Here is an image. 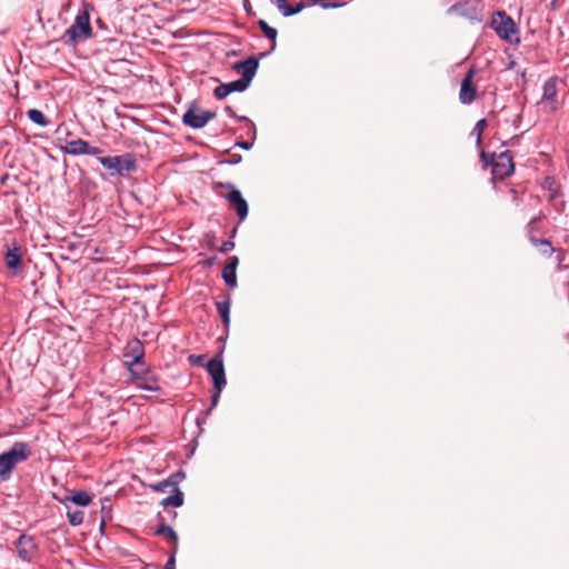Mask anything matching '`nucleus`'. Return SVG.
I'll return each mask as SVG.
<instances>
[{
    "instance_id": "nucleus-1",
    "label": "nucleus",
    "mask_w": 569,
    "mask_h": 569,
    "mask_svg": "<svg viewBox=\"0 0 569 569\" xmlns=\"http://www.w3.org/2000/svg\"><path fill=\"white\" fill-rule=\"evenodd\" d=\"M32 455L31 446L23 441H16L0 455V481H8L16 467L27 461Z\"/></svg>"
},
{
    "instance_id": "nucleus-2",
    "label": "nucleus",
    "mask_w": 569,
    "mask_h": 569,
    "mask_svg": "<svg viewBox=\"0 0 569 569\" xmlns=\"http://www.w3.org/2000/svg\"><path fill=\"white\" fill-rule=\"evenodd\" d=\"M480 160L485 169L491 167L493 181L503 180L515 171L513 157L509 150L502 151L499 154L489 153L482 150L480 152Z\"/></svg>"
},
{
    "instance_id": "nucleus-3",
    "label": "nucleus",
    "mask_w": 569,
    "mask_h": 569,
    "mask_svg": "<svg viewBox=\"0 0 569 569\" xmlns=\"http://www.w3.org/2000/svg\"><path fill=\"white\" fill-rule=\"evenodd\" d=\"M212 189L219 197L228 200L238 216L239 223L247 218L249 211L248 202L231 182H213Z\"/></svg>"
},
{
    "instance_id": "nucleus-4",
    "label": "nucleus",
    "mask_w": 569,
    "mask_h": 569,
    "mask_svg": "<svg viewBox=\"0 0 569 569\" xmlns=\"http://www.w3.org/2000/svg\"><path fill=\"white\" fill-rule=\"evenodd\" d=\"M184 475L183 472L179 471L167 479L159 481L157 483H151L149 487L151 490L156 492H166L168 488H171L172 495L168 496L167 498L162 499L160 505L163 508H167L169 506L171 507H180L183 505V492L179 489L178 485L183 479Z\"/></svg>"
},
{
    "instance_id": "nucleus-5",
    "label": "nucleus",
    "mask_w": 569,
    "mask_h": 569,
    "mask_svg": "<svg viewBox=\"0 0 569 569\" xmlns=\"http://www.w3.org/2000/svg\"><path fill=\"white\" fill-rule=\"evenodd\" d=\"M92 37L89 13L83 10L76 16L74 22L64 31L61 40L67 46H76Z\"/></svg>"
},
{
    "instance_id": "nucleus-6",
    "label": "nucleus",
    "mask_w": 569,
    "mask_h": 569,
    "mask_svg": "<svg viewBox=\"0 0 569 569\" xmlns=\"http://www.w3.org/2000/svg\"><path fill=\"white\" fill-rule=\"evenodd\" d=\"M98 161L110 171L111 176H122L124 172H132L137 168L136 158L129 152L121 156H98Z\"/></svg>"
},
{
    "instance_id": "nucleus-7",
    "label": "nucleus",
    "mask_w": 569,
    "mask_h": 569,
    "mask_svg": "<svg viewBox=\"0 0 569 569\" xmlns=\"http://www.w3.org/2000/svg\"><path fill=\"white\" fill-rule=\"evenodd\" d=\"M491 27L502 40L510 43L519 42V38L513 39V36L518 33V28L513 19L505 11H497L493 14Z\"/></svg>"
},
{
    "instance_id": "nucleus-8",
    "label": "nucleus",
    "mask_w": 569,
    "mask_h": 569,
    "mask_svg": "<svg viewBox=\"0 0 569 569\" xmlns=\"http://www.w3.org/2000/svg\"><path fill=\"white\" fill-rule=\"evenodd\" d=\"M483 4L481 0H467L452 4L448 9L449 14H456L471 21L480 22L483 18Z\"/></svg>"
},
{
    "instance_id": "nucleus-9",
    "label": "nucleus",
    "mask_w": 569,
    "mask_h": 569,
    "mask_svg": "<svg viewBox=\"0 0 569 569\" xmlns=\"http://www.w3.org/2000/svg\"><path fill=\"white\" fill-rule=\"evenodd\" d=\"M217 116L216 111L202 110L192 103L182 116V123L192 129L203 128L210 120Z\"/></svg>"
},
{
    "instance_id": "nucleus-10",
    "label": "nucleus",
    "mask_w": 569,
    "mask_h": 569,
    "mask_svg": "<svg viewBox=\"0 0 569 569\" xmlns=\"http://www.w3.org/2000/svg\"><path fill=\"white\" fill-rule=\"evenodd\" d=\"M131 375V380L138 389L147 391H160L158 377L149 368L138 367L128 370Z\"/></svg>"
},
{
    "instance_id": "nucleus-11",
    "label": "nucleus",
    "mask_w": 569,
    "mask_h": 569,
    "mask_svg": "<svg viewBox=\"0 0 569 569\" xmlns=\"http://www.w3.org/2000/svg\"><path fill=\"white\" fill-rule=\"evenodd\" d=\"M123 365L127 370L134 367L144 366V347L138 338L130 339L123 349Z\"/></svg>"
},
{
    "instance_id": "nucleus-12",
    "label": "nucleus",
    "mask_w": 569,
    "mask_h": 569,
    "mask_svg": "<svg viewBox=\"0 0 569 569\" xmlns=\"http://www.w3.org/2000/svg\"><path fill=\"white\" fill-rule=\"evenodd\" d=\"M540 103L548 112H556L559 109L558 78L551 77L543 83V92Z\"/></svg>"
},
{
    "instance_id": "nucleus-13",
    "label": "nucleus",
    "mask_w": 569,
    "mask_h": 569,
    "mask_svg": "<svg viewBox=\"0 0 569 569\" xmlns=\"http://www.w3.org/2000/svg\"><path fill=\"white\" fill-rule=\"evenodd\" d=\"M18 557L26 562H31L38 553V545L32 536L21 533L14 542Z\"/></svg>"
},
{
    "instance_id": "nucleus-14",
    "label": "nucleus",
    "mask_w": 569,
    "mask_h": 569,
    "mask_svg": "<svg viewBox=\"0 0 569 569\" xmlns=\"http://www.w3.org/2000/svg\"><path fill=\"white\" fill-rule=\"evenodd\" d=\"M63 153H68L71 156H96L98 157L102 151L100 148L91 146L88 141L78 138L71 141H68L66 146L61 147Z\"/></svg>"
},
{
    "instance_id": "nucleus-15",
    "label": "nucleus",
    "mask_w": 569,
    "mask_h": 569,
    "mask_svg": "<svg viewBox=\"0 0 569 569\" xmlns=\"http://www.w3.org/2000/svg\"><path fill=\"white\" fill-rule=\"evenodd\" d=\"M476 73L477 69L470 68L461 81L459 100L462 104H471L476 100L477 87L473 83Z\"/></svg>"
},
{
    "instance_id": "nucleus-16",
    "label": "nucleus",
    "mask_w": 569,
    "mask_h": 569,
    "mask_svg": "<svg viewBox=\"0 0 569 569\" xmlns=\"http://www.w3.org/2000/svg\"><path fill=\"white\" fill-rule=\"evenodd\" d=\"M4 262L9 270L17 274L23 270L21 247L17 240L6 246Z\"/></svg>"
},
{
    "instance_id": "nucleus-17",
    "label": "nucleus",
    "mask_w": 569,
    "mask_h": 569,
    "mask_svg": "<svg viewBox=\"0 0 569 569\" xmlns=\"http://www.w3.org/2000/svg\"><path fill=\"white\" fill-rule=\"evenodd\" d=\"M207 370L212 378L214 389L222 391L227 385L222 359L220 357L210 359L207 363Z\"/></svg>"
},
{
    "instance_id": "nucleus-18",
    "label": "nucleus",
    "mask_w": 569,
    "mask_h": 569,
    "mask_svg": "<svg viewBox=\"0 0 569 569\" xmlns=\"http://www.w3.org/2000/svg\"><path fill=\"white\" fill-rule=\"evenodd\" d=\"M259 67V60L256 57H249L243 61H238L233 64V70L242 73V79L248 83H251L253 77L256 76L257 69Z\"/></svg>"
},
{
    "instance_id": "nucleus-19",
    "label": "nucleus",
    "mask_w": 569,
    "mask_h": 569,
    "mask_svg": "<svg viewBox=\"0 0 569 569\" xmlns=\"http://www.w3.org/2000/svg\"><path fill=\"white\" fill-rule=\"evenodd\" d=\"M53 498L58 500L60 503L68 507L69 502H73L77 506L86 507L89 506L92 502V495H90L88 491L80 490L76 491L71 495H67L63 498H60L56 493H53Z\"/></svg>"
},
{
    "instance_id": "nucleus-20",
    "label": "nucleus",
    "mask_w": 569,
    "mask_h": 569,
    "mask_svg": "<svg viewBox=\"0 0 569 569\" xmlns=\"http://www.w3.org/2000/svg\"><path fill=\"white\" fill-rule=\"evenodd\" d=\"M156 536L163 537L168 543L173 546V549L178 547V535L177 532L166 523V519L159 515V525L154 529Z\"/></svg>"
},
{
    "instance_id": "nucleus-21",
    "label": "nucleus",
    "mask_w": 569,
    "mask_h": 569,
    "mask_svg": "<svg viewBox=\"0 0 569 569\" xmlns=\"http://www.w3.org/2000/svg\"><path fill=\"white\" fill-rule=\"evenodd\" d=\"M271 2L278 8L284 17H290L302 11L307 4L300 1L296 6H291L287 0H271Z\"/></svg>"
},
{
    "instance_id": "nucleus-22",
    "label": "nucleus",
    "mask_w": 569,
    "mask_h": 569,
    "mask_svg": "<svg viewBox=\"0 0 569 569\" xmlns=\"http://www.w3.org/2000/svg\"><path fill=\"white\" fill-rule=\"evenodd\" d=\"M224 111L229 117L234 118L238 121L246 122L247 133L250 134L252 139L256 138V126L249 118H247L246 116H238L230 106H226Z\"/></svg>"
},
{
    "instance_id": "nucleus-23",
    "label": "nucleus",
    "mask_w": 569,
    "mask_h": 569,
    "mask_svg": "<svg viewBox=\"0 0 569 569\" xmlns=\"http://www.w3.org/2000/svg\"><path fill=\"white\" fill-rule=\"evenodd\" d=\"M216 307L222 319L226 330H228L230 326V298L227 297L226 300L216 302Z\"/></svg>"
},
{
    "instance_id": "nucleus-24",
    "label": "nucleus",
    "mask_w": 569,
    "mask_h": 569,
    "mask_svg": "<svg viewBox=\"0 0 569 569\" xmlns=\"http://www.w3.org/2000/svg\"><path fill=\"white\" fill-rule=\"evenodd\" d=\"M531 243L539 249L541 254L546 257H550L553 252H556L551 241L548 239L531 238Z\"/></svg>"
},
{
    "instance_id": "nucleus-25",
    "label": "nucleus",
    "mask_w": 569,
    "mask_h": 569,
    "mask_svg": "<svg viewBox=\"0 0 569 569\" xmlns=\"http://www.w3.org/2000/svg\"><path fill=\"white\" fill-rule=\"evenodd\" d=\"M258 26L264 37L272 41L271 49L273 50L276 48L277 30L273 27H270L264 20H259Z\"/></svg>"
},
{
    "instance_id": "nucleus-26",
    "label": "nucleus",
    "mask_w": 569,
    "mask_h": 569,
    "mask_svg": "<svg viewBox=\"0 0 569 569\" xmlns=\"http://www.w3.org/2000/svg\"><path fill=\"white\" fill-rule=\"evenodd\" d=\"M488 123L486 119H480L476 122L471 134L476 136V144L478 148H481L482 146V133L483 130L487 128Z\"/></svg>"
},
{
    "instance_id": "nucleus-27",
    "label": "nucleus",
    "mask_w": 569,
    "mask_h": 569,
    "mask_svg": "<svg viewBox=\"0 0 569 569\" xmlns=\"http://www.w3.org/2000/svg\"><path fill=\"white\" fill-rule=\"evenodd\" d=\"M67 518L71 526L78 527L83 523L84 520V513L81 510H71L69 506L67 507Z\"/></svg>"
},
{
    "instance_id": "nucleus-28",
    "label": "nucleus",
    "mask_w": 569,
    "mask_h": 569,
    "mask_svg": "<svg viewBox=\"0 0 569 569\" xmlns=\"http://www.w3.org/2000/svg\"><path fill=\"white\" fill-rule=\"evenodd\" d=\"M28 118L39 124V126H42V127H46L50 123V121L46 118V116L42 113V111L38 110V109H30L28 112Z\"/></svg>"
},
{
    "instance_id": "nucleus-29",
    "label": "nucleus",
    "mask_w": 569,
    "mask_h": 569,
    "mask_svg": "<svg viewBox=\"0 0 569 569\" xmlns=\"http://www.w3.org/2000/svg\"><path fill=\"white\" fill-rule=\"evenodd\" d=\"M221 276H222V279L224 280L227 286H229L230 288H236L237 287L236 269H231V268L224 267L222 269Z\"/></svg>"
},
{
    "instance_id": "nucleus-30",
    "label": "nucleus",
    "mask_w": 569,
    "mask_h": 569,
    "mask_svg": "<svg viewBox=\"0 0 569 569\" xmlns=\"http://www.w3.org/2000/svg\"><path fill=\"white\" fill-rule=\"evenodd\" d=\"M226 86L228 87L229 93H232L244 91L250 86V83L240 78L238 80L226 83Z\"/></svg>"
},
{
    "instance_id": "nucleus-31",
    "label": "nucleus",
    "mask_w": 569,
    "mask_h": 569,
    "mask_svg": "<svg viewBox=\"0 0 569 569\" xmlns=\"http://www.w3.org/2000/svg\"><path fill=\"white\" fill-rule=\"evenodd\" d=\"M541 218H542L541 214L536 216L527 224V236H528V239L530 242H531V238H538L537 237V233H538L537 223L539 220H541Z\"/></svg>"
},
{
    "instance_id": "nucleus-32",
    "label": "nucleus",
    "mask_w": 569,
    "mask_h": 569,
    "mask_svg": "<svg viewBox=\"0 0 569 569\" xmlns=\"http://www.w3.org/2000/svg\"><path fill=\"white\" fill-rule=\"evenodd\" d=\"M309 6L320 4L323 9L342 7L345 3L331 2L329 0H307Z\"/></svg>"
},
{
    "instance_id": "nucleus-33",
    "label": "nucleus",
    "mask_w": 569,
    "mask_h": 569,
    "mask_svg": "<svg viewBox=\"0 0 569 569\" xmlns=\"http://www.w3.org/2000/svg\"><path fill=\"white\" fill-rule=\"evenodd\" d=\"M242 160V156L240 153H229L227 158L219 161L220 164H238Z\"/></svg>"
},
{
    "instance_id": "nucleus-34",
    "label": "nucleus",
    "mask_w": 569,
    "mask_h": 569,
    "mask_svg": "<svg viewBox=\"0 0 569 569\" xmlns=\"http://www.w3.org/2000/svg\"><path fill=\"white\" fill-rule=\"evenodd\" d=\"M228 94H230V93L228 91V87L226 86V83L219 84L213 90V96L218 100L224 99Z\"/></svg>"
},
{
    "instance_id": "nucleus-35",
    "label": "nucleus",
    "mask_w": 569,
    "mask_h": 569,
    "mask_svg": "<svg viewBox=\"0 0 569 569\" xmlns=\"http://www.w3.org/2000/svg\"><path fill=\"white\" fill-rule=\"evenodd\" d=\"M234 248V242L232 240H226L221 243L219 251L222 253H227Z\"/></svg>"
},
{
    "instance_id": "nucleus-36",
    "label": "nucleus",
    "mask_w": 569,
    "mask_h": 569,
    "mask_svg": "<svg viewBox=\"0 0 569 569\" xmlns=\"http://www.w3.org/2000/svg\"><path fill=\"white\" fill-rule=\"evenodd\" d=\"M176 550L173 549L172 555L168 558L167 562L163 566V569H176Z\"/></svg>"
},
{
    "instance_id": "nucleus-37",
    "label": "nucleus",
    "mask_w": 569,
    "mask_h": 569,
    "mask_svg": "<svg viewBox=\"0 0 569 569\" xmlns=\"http://www.w3.org/2000/svg\"><path fill=\"white\" fill-rule=\"evenodd\" d=\"M238 264H239V258L237 256H231V257H229L228 263L224 267L237 270Z\"/></svg>"
},
{
    "instance_id": "nucleus-38",
    "label": "nucleus",
    "mask_w": 569,
    "mask_h": 569,
    "mask_svg": "<svg viewBox=\"0 0 569 569\" xmlns=\"http://www.w3.org/2000/svg\"><path fill=\"white\" fill-rule=\"evenodd\" d=\"M216 260H217V257L216 256H211V257H208L207 259L202 260L200 262V264L202 267L209 268V267H212L214 264Z\"/></svg>"
},
{
    "instance_id": "nucleus-39",
    "label": "nucleus",
    "mask_w": 569,
    "mask_h": 569,
    "mask_svg": "<svg viewBox=\"0 0 569 569\" xmlns=\"http://www.w3.org/2000/svg\"><path fill=\"white\" fill-rule=\"evenodd\" d=\"M220 393H221V391H218V390L214 389V393L211 397V406L212 407L217 406V403L219 401V398H220Z\"/></svg>"
},
{
    "instance_id": "nucleus-40",
    "label": "nucleus",
    "mask_w": 569,
    "mask_h": 569,
    "mask_svg": "<svg viewBox=\"0 0 569 569\" xmlns=\"http://www.w3.org/2000/svg\"><path fill=\"white\" fill-rule=\"evenodd\" d=\"M236 146L240 147L241 149L249 150L252 147V142L238 141Z\"/></svg>"
},
{
    "instance_id": "nucleus-41",
    "label": "nucleus",
    "mask_w": 569,
    "mask_h": 569,
    "mask_svg": "<svg viewBox=\"0 0 569 569\" xmlns=\"http://www.w3.org/2000/svg\"><path fill=\"white\" fill-rule=\"evenodd\" d=\"M189 361L192 362V363H198L200 365L202 362V356H196V355H191L189 357Z\"/></svg>"
},
{
    "instance_id": "nucleus-42",
    "label": "nucleus",
    "mask_w": 569,
    "mask_h": 569,
    "mask_svg": "<svg viewBox=\"0 0 569 569\" xmlns=\"http://www.w3.org/2000/svg\"><path fill=\"white\" fill-rule=\"evenodd\" d=\"M565 251L562 249L557 250V259L559 262L563 260Z\"/></svg>"
},
{
    "instance_id": "nucleus-43",
    "label": "nucleus",
    "mask_w": 569,
    "mask_h": 569,
    "mask_svg": "<svg viewBox=\"0 0 569 569\" xmlns=\"http://www.w3.org/2000/svg\"><path fill=\"white\" fill-rule=\"evenodd\" d=\"M510 192L512 194L513 201H517L518 200V192H517V190L516 189H511Z\"/></svg>"
},
{
    "instance_id": "nucleus-44",
    "label": "nucleus",
    "mask_w": 569,
    "mask_h": 569,
    "mask_svg": "<svg viewBox=\"0 0 569 569\" xmlns=\"http://www.w3.org/2000/svg\"><path fill=\"white\" fill-rule=\"evenodd\" d=\"M171 520L176 519L177 512L176 511H168Z\"/></svg>"
},
{
    "instance_id": "nucleus-45",
    "label": "nucleus",
    "mask_w": 569,
    "mask_h": 569,
    "mask_svg": "<svg viewBox=\"0 0 569 569\" xmlns=\"http://www.w3.org/2000/svg\"><path fill=\"white\" fill-rule=\"evenodd\" d=\"M68 249L69 250H74L76 249V244H73L72 242H69L68 243Z\"/></svg>"
},
{
    "instance_id": "nucleus-46",
    "label": "nucleus",
    "mask_w": 569,
    "mask_h": 569,
    "mask_svg": "<svg viewBox=\"0 0 569 569\" xmlns=\"http://www.w3.org/2000/svg\"><path fill=\"white\" fill-rule=\"evenodd\" d=\"M237 232V227L232 230V236H234Z\"/></svg>"
}]
</instances>
